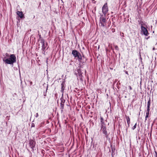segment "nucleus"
<instances>
[{"label":"nucleus","mask_w":157,"mask_h":157,"mask_svg":"<svg viewBox=\"0 0 157 157\" xmlns=\"http://www.w3.org/2000/svg\"><path fill=\"white\" fill-rule=\"evenodd\" d=\"M35 116H36V117H37L38 116V113H37L36 114V115H35Z\"/></svg>","instance_id":"obj_23"},{"label":"nucleus","mask_w":157,"mask_h":157,"mask_svg":"<svg viewBox=\"0 0 157 157\" xmlns=\"http://www.w3.org/2000/svg\"><path fill=\"white\" fill-rule=\"evenodd\" d=\"M72 54L75 58H77L79 61H81L82 60V58L81 54L77 51L76 50H73Z\"/></svg>","instance_id":"obj_3"},{"label":"nucleus","mask_w":157,"mask_h":157,"mask_svg":"<svg viewBox=\"0 0 157 157\" xmlns=\"http://www.w3.org/2000/svg\"><path fill=\"white\" fill-rule=\"evenodd\" d=\"M61 101V102L62 103H65V100L63 98L62 96V97L60 99Z\"/></svg>","instance_id":"obj_15"},{"label":"nucleus","mask_w":157,"mask_h":157,"mask_svg":"<svg viewBox=\"0 0 157 157\" xmlns=\"http://www.w3.org/2000/svg\"><path fill=\"white\" fill-rule=\"evenodd\" d=\"M114 47L115 49H116L117 50H119V49L117 45H115Z\"/></svg>","instance_id":"obj_18"},{"label":"nucleus","mask_w":157,"mask_h":157,"mask_svg":"<svg viewBox=\"0 0 157 157\" xmlns=\"http://www.w3.org/2000/svg\"><path fill=\"white\" fill-rule=\"evenodd\" d=\"M136 123L135 124V125L132 127V129L133 130H134L135 128H136Z\"/></svg>","instance_id":"obj_20"},{"label":"nucleus","mask_w":157,"mask_h":157,"mask_svg":"<svg viewBox=\"0 0 157 157\" xmlns=\"http://www.w3.org/2000/svg\"><path fill=\"white\" fill-rule=\"evenodd\" d=\"M141 33L143 35H145L146 36H147L149 35V33L145 28L143 26H142V27H141Z\"/></svg>","instance_id":"obj_7"},{"label":"nucleus","mask_w":157,"mask_h":157,"mask_svg":"<svg viewBox=\"0 0 157 157\" xmlns=\"http://www.w3.org/2000/svg\"><path fill=\"white\" fill-rule=\"evenodd\" d=\"M149 111H150V107L147 106L146 112H149Z\"/></svg>","instance_id":"obj_19"},{"label":"nucleus","mask_w":157,"mask_h":157,"mask_svg":"<svg viewBox=\"0 0 157 157\" xmlns=\"http://www.w3.org/2000/svg\"><path fill=\"white\" fill-rule=\"evenodd\" d=\"M77 71L78 73V78H79L81 81H82V74L81 73V70L79 69H78Z\"/></svg>","instance_id":"obj_9"},{"label":"nucleus","mask_w":157,"mask_h":157,"mask_svg":"<svg viewBox=\"0 0 157 157\" xmlns=\"http://www.w3.org/2000/svg\"><path fill=\"white\" fill-rule=\"evenodd\" d=\"M129 88V89L130 90H132V87H131V86H128Z\"/></svg>","instance_id":"obj_22"},{"label":"nucleus","mask_w":157,"mask_h":157,"mask_svg":"<svg viewBox=\"0 0 157 157\" xmlns=\"http://www.w3.org/2000/svg\"><path fill=\"white\" fill-rule=\"evenodd\" d=\"M125 73H126V74H128V72H127V71H126V72H125Z\"/></svg>","instance_id":"obj_30"},{"label":"nucleus","mask_w":157,"mask_h":157,"mask_svg":"<svg viewBox=\"0 0 157 157\" xmlns=\"http://www.w3.org/2000/svg\"><path fill=\"white\" fill-rule=\"evenodd\" d=\"M108 11L107 3H106L103 5L102 8V12L103 14L105 15Z\"/></svg>","instance_id":"obj_8"},{"label":"nucleus","mask_w":157,"mask_h":157,"mask_svg":"<svg viewBox=\"0 0 157 157\" xmlns=\"http://www.w3.org/2000/svg\"><path fill=\"white\" fill-rule=\"evenodd\" d=\"M105 121H104L102 117H100V130L104 134V136L106 138H108L109 134V132L108 129L106 128V124Z\"/></svg>","instance_id":"obj_1"},{"label":"nucleus","mask_w":157,"mask_h":157,"mask_svg":"<svg viewBox=\"0 0 157 157\" xmlns=\"http://www.w3.org/2000/svg\"><path fill=\"white\" fill-rule=\"evenodd\" d=\"M65 83L64 82H63L61 84V91L62 93V95L63 94V93H64V88H65Z\"/></svg>","instance_id":"obj_10"},{"label":"nucleus","mask_w":157,"mask_h":157,"mask_svg":"<svg viewBox=\"0 0 157 157\" xmlns=\"http://www.w3.org/2000/svg\"><path fill=\"white\" fill-rule=\"evenodd\" d=\"M36 142L33 140H30L29 142V147L32 149V151H33L34 148L35 146Z\"/></svg>","instance_id":"obj_4"},{"label":"nucleus","mask_w":157,"mask_h":157,"mask_svg":"<svg viewBox=\"0 0 157 157\" xmlns=\"http://www.w3.org/2000/svg\"><path fill=\"white\" fill-rule=\"evenodd\" d=\"M155 157H157V152L156 151L155 152Z\"/></svg>","instance_id":"obj_24"},{"label":"nucleus","mask_w":157,"mask_h":157,"mask_svg":"<svg viewBox=\"0 0 157 157\" xmlns=\"http://www.w3.org/2000/svg\"><path fill=\"white\" fill-rule=\"evenodd\" d=\"M151 101L149 99L147 102V107H149L150 105Z\"/></svg>","instance_id":"obj_16"},{"label":"nucleus","mask_w":157,"mask_h":157,"mask_svg":"<svg viewBox=\"0 0 157 157\" xmlns=\"http://www.w3.org/2000/svg\"><path fill=\"white\" fill-rule=\"evenodd\" d=\"M17 13L18 17L21 18H22L24 16V15L22 11H17Z\"/></svg>","instance_id":"obj_11"},{"label":"nucleus","mask_w":157,"mask_h":157,"mask_svg":"<svg viewBox=\"0 0 157 157\" xmlns=\"http://www.w3.org/2000/svg\"><path fill=\"white\" fill-rule=\"evenodd\" d=\"M149 112H146L145 121H146L147 120V118L149 117Z\"/></svg>","instance_id":"obj_14"},{"label":"nucleus","mask_w":157,"mask_h":157,"mask_svg":"<svg viewBox=\"0 0 157 157\" xmlns=\"http://www.w3.org/2000/svg\"><path fill=\"white\" fill-rule=\"evenodd\" d=\"M64 103H62L61 102L60 103V108L62 110H63L64 108Z\"/></svg>","instance_id":"obj_13"},{"label":"nucleus","mask_w":157,"mask_h":157,"mask_svg":"<svg viewBox=\"0 0 157 157\" xmlns=\"http://www.w3.org/2000/svg\"><path fill=\"white\" fill-rule=\"evenodd\" d=\"M30 84L31 85H32V82H30Z\"/></svg>","instance_id":"obj_27"},{"label":"nucleus","mask_w":157,"mask_h":157,"mask_svg":"<svg viewBox=\"0 0 157 157\" xmlns=\"http://www.w3.org/2000/svg\"><path fill=\"white\" fill-rule=\"evenodd\" d=\"M138 21L139 22V24L141 25V27H142V26H143V25L144 24V22L142 21H140V22H139V21Z\"/></svg>","instance_id":"obj_17"},{"label":"nucleus","mask_w":157,"mask_h":157,"mask_svg":"<svg viewBox=\"0 0 157 157\" xmlns=\"http://www.w3.org/2000/svg\"><path fill=\"white\" fill-rule=\"evenodd\" d=\"M39 37H40V38L41 39V35H39Z\"/></svg>","instance_id":"obj_29"},{"label":"nucleus","mask_w":157,"mask_h":157,"mask_svg":"<svg viewBox=\"0 0 157 157\" xmlns=\"http://www.w3.org/2000/svg\"><path fill=\"white\" fill-rule=\"evenodd\" d=\"M92 2L93 3H95V1L94 0H92Z\"/></svg>","instance_id":"obj_25"},{"label":"nucleus","mask_w":157,"mask_h":157,"mask_svg":"<svg viewBox=\"0 0 157 157\" xmlns=\"http://www.w3.org/2000/svg\"><path fill=\"white\" fill-rule=\"evenodd\" d=\"M5 57L3 59V61L5 62L6 64H12L16 62V58L14 54H11L10 55V58L9 59H6Z\"/></svg>","instance_id":"obj_2"},{"label":"nucleus","mask_w":157,"mask_h":157,"mask_svg":"<svg viewBox=\"0 0 157 157\" xmlns=\"http://www.w3.org/2000/svg\"><path fill=\"white\" fill-rule=\"evenodd\" d=\"M34 124H32V127H34Z\"/></svg>","instance_id":"obj_26"},{"label":"nucleus","mask_w":157,"mask_h":157,"mask_svg":"<svg viewBox=\"0 0 157 157\" xmlns=\"http://www.w3.org/2000/svg\"><path fill=\"white\" fill-rule=\"evenodd\" d=\"M126 119L127 123V124H128V127H129V124H130V118H129V117L128 116H126Z\"/></svg>","instance_id":"obj_12"},{"label":"nucleus","mask_w":157,"mask_h":157,"mask_svg":"<svg viewBox=\"0 0 157 157\" xmlns=\"http://www.w3.org/2000/svg\"><path fill=\"white\" fill-rule=\"evenodd\" d=\"M100 21L101 26L104 27L106 25V20L105 17L101 16L100 18Z\"/></svg>","instance_id":"obj_6"},{"label":"nucleus","mask_w":157,"mask_h":157,"mask_svg":"<svg viewBox=\"0 0 157 157\" xmlns=\"http://www.w3.org/2000/svg\"><path fill=\"white\" fill-rule=\"evenodd\" d=\"M155 48L154 47L153 48V49H152V50H155Z\"/></svg>","instance_id":"obj_28"},{"label":"nucleus","mask_w":157,"mask_h":157,"mask_svg":"<svg viewBox=\"0 0 157 157\" xmlns=\"http://www.w3.org/2000/svg\"><path fill=\"white\" fill-rule=\"evenodd\" d=\"M5 55H6V57L7 58L9 57V54L8 53H6V54Z\"/></svg>","instance_id":"obj_21"},{"label":"nucleus","mask_w":157,"mask_h":157,"mask_svg":"<svg viewBox=\"0 0 157 157\" xmlns=\"http://www.w3.org/2000/svg\"><path fill=\"white\" fill-rule=\"evenodd\" d=\"M40 42L42 44V50L43 51H44V50L47 46V43L45 42L44 39L43 38L40 39Z\"/></svg>","instance_id":"obj_5"}]
</instances>
